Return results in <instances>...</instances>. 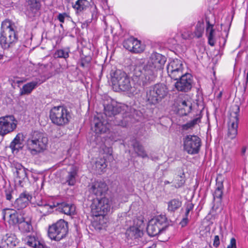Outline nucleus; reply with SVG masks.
I'll list each match as a JSON object with an SVG mask.
<instances>
[{
  "label": "nucleus",
  "mask_w": 248,
  "mask_h": 248,
  "mask_svg": "<svg viewBox=\"0 0 248 248\" xmlns=\"http://www.w3.org/2000/svg\"><path fill=\"white\" fill-rule=\"evenodd\" d=\"M110 75L112 87L116 91L129 92L136 94L140 92L142 87L148 85L142 82L144 78L141 76L140 69L138 67L134 69L132 83L126 73L121 70L112 69Z\"/></svg>",
  "instance_id": "f257e3e1"
},
{
  "label": "nucleus",
  "mask_w": 248,
  "mask_h": 248,
  "mask_svg": "<svg viewBox=\"0 0 248 248\" xmlns=\"http://www.w3.org/2000/svg\"><path fill=\"white\" fill-rule=\"evenodd\" d=\"M166 62V57L157 52H154L150 55L147 63L144 65L141 76L144 78L143 83L149 84L153 81L158 70L163 69Z\"/></svg>",
  "instance_id": "f03ea898"
},
{
  "label": "nucleus",
  "mask_w": 248,
  "mask_h": 248,
  "mask_svg": "<svg viewBox=\"0 0 248 248\" xmlns=\"http://www.w3.org/2000/svg\"><path fill=\"white\" fill-rule=\"evenodd\" d=\"M15 25L8 20L2 22L0 36V45L3 49L13 46L17 40Z\"/></svg>",
  "instance_id": "7ed1b4c3"
},
{
  "label": "nucleus",
  "mask_w": 248,
  "mask_h": 248,
  "mask_svg": "<svg viewBox=\"0 0 248 248\" xmlns=\"http://www.w3.org/2000/svg\"><path fill=\"white\" fill-rule=\"evenodd\" d=\"M125 107L114 100H111L108 104L104 105V114L106 117H114V124L126 126L128 122L127 118H123L122 114L120 113L122 110H124V108Z\"/></svg>",
  "instance_id": "20e7f679"
},
{
  "label": "nucleus",
  "mask_w": 248,
  "mask_h": 248,
  "mask_svg": "<svg viewBox=\"0 0 248 248\" xmlns=\"http://www.w3.org/2000/svg\"><path fill=\"white\" fill-rule=\"evenodd\" d=\"M48 139L43 133L34 131L27 140V147L32 154H37L46 149Z\"/></svg>",
  "instance_id": "39448f33"
},
{
  "label": "nucleus",
  "mask_w": 248,
  "mask_h": 248,
  "mask_svg": "<svg viewBox=\"0 0 248 248\" xmlns=\"http://www.w3.org/2000/svg\"><path fill=\"white\" fill-rule=\"evenodd\" d=\"M168 93V89L165 85L162 83L156 84L147 90L146 98L149 103L155 105L164 99Z\"/></svg>",
  "instance_id": "423d86ee"
},
{
  "label": "nucleus",
  "mask_w": 248,
  "mask_h": 248,
  "mask_svg": "<svg viewBox=\"0 0 248 248\" xmlns=\"http://www.w3.org/2000/svg\"><path fill=\"white\" fill-rule=\"evenodd\" d=\"M49 117L53 124L60 126L68 124L71 118L67 109L61 106L52 108L50 110Z\"/></svg>",
  "instance_id": "0eeeda50"
},
{
  "label": "nucleus",
  "mask_w": 248,
  "mask_h": 248,
  "mask_svg": "<svg viewBox=\"0 0 248 248\" xmlns=\"http://www.w3.org/2000/svg\"><path fill=\"white\" fill-rule=\"evenodd\" d=\"M68 232V222L63 219H60L49 226L47 234L51 240L59 241L66 237Z\"/></svg>",
  "instance_id": "6e6552de"
},
{
  "label": "nucleus",
  "mask_w": 248,
  "mask_h": 248,
  "mask_svg": "<svg viewBox=\"0 0 248 248\" xmlns=\"http://www.w3.org/2000/svg\"><path fill=\"white\" fill-rule=\"evenodd\" d=\"M111 206V202L108 199L96 198L92 201L91 211L94 216H104L109 212Z\"/></svg>",
  "instance_id": "1a4fd4ad"
},
{
  "label": "nucleus",
  "mask_w": 248,
  "mask_h": 248,
  "mask_svg": "<svg viewBox=\"0 0 248 248\" xmlns=\"http://www.w3.org/2000/svg\"><path fill=\"white\" fill-rule=\"evenodd\" d=\"M167 226L165 216L160 215L151 219L148 222L147 232L149 235L155 236L166 229Z\"/></svg>",
  "instance_id": "9d476101"
},
{
  "label": "nucleus",
  "mask_w": 248,
  "mask_h": 248,
  "mask_svg": "<svg viewBox=\"0 0 248 248\" xmlns=\"http://www.w3.org/2000/svg\"><path fill=\"white\" fill-rule=\"evenodd\" d=\"M240 111L239 106L237 104L232 105L230 108V117L228 122V135L231 139L235 138L237 134L238 124V115Z\"/></svg>",
  "instance_id": "9b49d317"
},
{
  "label": "nucleus",
  "mask_w": 248,
  "mask_h": 248,
  "mask_svg": "<svg viewBox=\"0 0 248 248\" xmlns=\"http://www.w3.org/2000/svg\"><path fill=\"white\" fill-rule=\"evenodd\" d=\"M184 150L189 155L199 153L202 146L201 139L196 135H187L183 139Z\"/></svg>",
  "instance_id": "f8f14e48"
},
{
  "label": "nucleus",
  "mask_w": 248,
  "mask_h": 248,
  "mask_svg": "<svg viewBox=\"0 0 248 248\" xmlns=\"http://www.w3.org/2000/svg\"><path fill=\"white\" fill-rule=\"evenodd\" d=\"M16 126L17 121L13 115L0 117V135L4 136L13 132Z\"/></svg>",
  "instance_id": "ddd939ff"
},
{
  "label": "nucleus",
  "mask_w": 248,
  "mask_h": 248,
  "mask_svg": "<svg viewBox=\"0 0 248 248\" xmlns=\"http://www.w3.org/2000/svg\"><path fill=\"white\" fill-rule=\"evenodd\" d=\"M167 73L169 77L175 80L183 75V63L180 60L176 59L171 61L167 65Z\"/></svg>",
  "instance_id": "4468645a"
},
{
  "label": "nucleus",
  "mask_w": 248,
  "mask_h": 248,
  "mask_svg": "<svg viewBox=\"0 0 248 248\" xmlns=\"http://www.w3.org/2000/svg\"><path fill=\"white\" fill-rule=\"evenodd\" d=\"M108 189L105 182L101 180H92L88 186V190L91 195L97 198L104 195Z\"/></svg>",
  "instance_id": "2eb2a0df"
},
{
  "label": "nucleus",
  "mask_w": 248,
  "mask_h": 248,
  "mask_svg": "<svg viewBox=\"0 0 248 248\" xmlns=\"http://www.w3.org/2000/svg\"><path fill=\"white\" fill-rule=\"evenodd\" d=\"M177 80L174 86L178 91L186 93L191 90L193 82L192 76L191 74L186 73Z\"/></svg>",
  "instance_id": "dca6fc26"
},
{
  "label": "nucleus",
  "mask_w": 248,
  "mask_h": 248,
  "mask_svg": "<svg viewBox=\"0 0 248 248\" xmlns=\"http://www.w3.org/2000/svg\"><path fill=\"white\" fill-rule=\"evenodd\" d=\"M176 103L182 115H187L191 112L192 108V100L188 95L180 94L176 99Z\"/></svg>",
  "instance_id": "f3484780"
},
{
  "label": "nucleus",
  "mask_w": 248,
  "mask_h": 248,
  "mask_svg": "<svg viewBox=\"0 0 248 248\" xmlns=\"http://www.w3.org/2000/svg\"><path fill=\"white\" fill-rule=\"evenodd\" d=\"M2 214L3 219L4 220H7L11 225L19 224L23 220V217H24L16 210L9 208L4 209Z\"/></svg>",
  "instance_id": "a211bd4d"
},
{
  "label": "nucleus",
  "mask_w": 248,
  "mask_h": 248,
  "mask_svg": "<svg viewBox=\"0 0 248 248\" xmlns=\"http://www.w3.org/2000/svg\"><path fill=\"white\" fill-rule=\"evenodd\" d=\"M78 172V168L76 166H71L65 176L61 179V183L63 185H67L69 186H74L76 182Z\"/></svg>",
  "instance_id": "6ab92c4d"
},
{
  "label": "nucleus",
  "mask_w": 248,
  "mask_h": 248,
  "mask_svg": "<svg viewBox=\"0 0 248 248\" xmlns=\"http://www.w3.org/2000/svg\"><path fill=\"white\" fill-rule=\"evenodd\" d=\"M94 132L96 134H102L107 132L108 129V121L105 120L102 115H98L94 119Z\"/></svg>",
  "instance_id": "aec40b11"
},
{
  "label": "nucleus",
  "mask_w": 248,
  "mask_h": 248,
  "mask_svg": "<svg viewBox=\"0 0 248 248\" xmlns=\"http://www.w3.org/2000/svg\"><path fill=\"white\" fill-rule=\"evenodd\" d=\"M32 199V196L28 192L21 193L19 197L15 201L14 206L17 210L25 208Z\"/></svg>",
  "instance_id": "412c9836"
},
{
  "label": "nucleus",
  "mask_w": 248,
  "mask_h": 248,
  "mask_svg": "<svg viewBox=\"0 0 248 248\" xmlns=\"http://www.w3.org/2000/svg\"><path fill=\"white\" fill-rule=\"evenodd\" d=\"M13 167L15 170H13L16 179H18V183L21 185L23 181L27 178V169H26L20 163H14Z\"/></svg>",
  "instance_id": "4be33fe9"
},
{
  "label": "nucleus",
  "mask_w": 248,
  "mask_h": 248,
  "mask_svg": "<svg viewBox=\"0 0 248 248\" xmlns=\"http://www.w3.org/2000/svg\"><path fill=\"white\" fill-rule=\"evenodd\" d=\"M43 82L44 81L41 80L40 78H36L34 80L27 83L24 85L20 89V94L25 95L30 94L34 89Z\"/></svg>",
  "instance_id": "5701e85b"
},
{
  "label": "nucleus",
  "mask_w": 248,
  "mask_h": 248,
  "mask_svg": "<svg viewBox=\"0 0 248 248\" xmlns=\"http://www.w3.org/2000/svg\"><path fill=\"white\" fill-rule=\"evenodd\" d=\"M206 35L208 44L213 46H215L216 41V31L214 29V25L211 24L209 20H206Z\"/></svg>",
  "instance_id": "b1692460"
},
{
  "label": "nucleus",
  "mask_w": 248,
  "mask_h": 248,
  "mask_svg": "<svg viewBox=\"0 0 248 248\" xmlns=\"http://www.w3.org/2000/svg\"><path fill=\"white\" fill-rule=\"evenodd\" d=\"M18 240L16 235L13 233H7L4 235L1 240V243L3 247H7L9 248H13L18 244Z\"/></svg>",
  "instance_id": "393cba45"
},
{
  "label": "nucleus",
  "mask_w": 248,
  "mask_h": 248,
  "mask_svg": "<svg viewBox=\"0 0 248 248\" xmlns=\"http://www.w3.org/2000/svg\"><path fill=\"white\" fill-rule=\"evenodd\" d=\"M36 204L38 206L37 211L44 216H46L52 213L54 208L56 207L54 204H49L45 201H39Z\"/></svg>",
  "instance_id": "a878e982"
},
{
  "label": "nucleus",
  "mask_w": 248,
  "mask_h": 248,
  "mask_svg": "<svg viewBox=\"0 0 248 248\" xmlns=\"http://www.w3.org/2000/svg\"><path fill=\"white\" fill-rule=\"evenodd\" d=\"M90 5V2L87 0H77L75 3H72V6L77 14L86 10Z\"/></svg>",
  "instance_id": "bb28decb"
},
{
  "label": "nucleus",
  "mask_w": 248,
  "mask_h": 248,
  "mask_svg": "<svg viewBox=\"0 0 248 248\" xmlns=\"http://www.w3.org/2000/svg\"><path fill=\"white\" fill-rule=\"evenodd\" d=\"M173 186L176 188L182 187L185 183V175L182 170H179L177 174H175L172 182Z\"/></svg>",
  "instance_id": "cd10ccee"
},
{
  "label": "nucleus",
  "mask_w": 248,
  "mask_h": 248,
  "mask_svg": "<svg viewBox=\"0 0 248 248\" xmlns=\"http://www.w3.org/2000/svg\"><path fill=\"white\" fill-rule=\"evenodd\" d=\"M19 229L22 232H31L32 230V227L31 224V220L30 218H26L23 217V220L19 223Z\"/></svg>",
  "instance_id": "c85d7f7f"
},
{
  "label": "nucleus",
  "mask_w": 248,
  "mask_h": 248,
  "mask_svg": "<svg viewBox=\"0 0 248 248\" xmlns=\"http://www.w3.org/2000/svg\"><path fill=\"white\" fill-rule=\"evenodd\" d=\"M27 6L30 11L35 14L41 8L40 0H26Z\"/></svg>",
  "instance_id": "c756f323"
},
{
  "label": "nucleus",
  "mask_w": 248,
  "mask_h": 248,
  "mask_svg": "<svg viewBox=\"0 0 248 248\" xmlns=\"http://www.w3.org/2000/svg\"><path fill=\"white\" fill-rule=\"evenodd\" d=\"M70 52V50L69 47L59 49L56 50L54 53V57L55 58H63L66 60L69 57Z\"/></svg>",
  "instance_id": "7c9ffc66"
},
{
  "label": "nucleus",
  "mask_w": 248,
  "mask_h": 248,
  "mask_svg": "<svg viewBox=\"0 0 248 248\" xmlns=\"http://www.w3.org/2000/svg\"><path fill=\"white\" fill-rule=\"evenodd\" d=\"M182 205V202L177 199H174L168 203V210L170 212H174L179 209Z\"/></svg>",
  "instance_id": "2f4dec72"
},
{
  "label": "nucleus",
  "mask_w": 248,
  "mask_h": 248,
  "mask_svg": "<svg viewBox=\"0 0 248 248\" xmlns=\"http://www.w3.org/2000/svg\"><path fill=\"white\" fill-rule=\"evenodd\" d=\"M107 165L106 163V160L104 158H99L97 159L95 163V169L97 173L101 174L104 171Z\"/></svg>",
  "instance_id": "473e14b6"
},
{
  "label": "nucleus",
  "mask_w": 248,
  "mask_h": 248,
  "mask_svg": "<svg viewBox=\"0 0 248 248\" xmlns=\"http://www.w3.org/2000/svg\"><path fill=\"white\" fill-rule=\"evenodd\" d=\"M133 146L135 152L138 155L142 158L147 157V155L145 152L143 146L137 141H135L133 144Z\"/></svg>",
  "instance_id": "72a5a7b5"
},
{
  "label": "nucleus",
  "mask_w": 248,
  "mask_h": 248,
  "mask_svg": "<svg viewBox=\"0 0 248 248\" xmlns=\"http://www.w3.org/2000/svg\"><path fill=\"white\" fill-rule=\"evenodd\" d=\"M201 122V117H197L182 126L183 130L192 129L195 125Z\"/></svg>",
  "instance_id": "f704fd0d"
},
{
  "label": "nucleus",
  "mask_w": 248,
  "mask_h": 248,
  "mask_svg": "<svg viewBox=\"0 0 248 248\" xmlns=\"http://www.w3.org/2000/svg\"><path fill=\"white\" fill-rule=\"evenodd\" d=\"M215 192L214 193V200L218 199H222L223 194V185L222 182H218L217 184Z\"/></svg>",
  "instance_id": "c9c22d12"
},
{
  "label": "nucleus",
  "mask_w": 248,
  "mask_h": 248,
  "mask_svg": "<svg viewBox=\"0 0 248 248\" xmlns=\"http://www.w3.org/2000/svg\"><path fill=\"white\" fill-rule=\"evenodd\" d=\"M194 205L192 203H188L186 204L185 212V217L183 218L182 220L180 222L182 227H184L186 225L188 222L187 217L189 215V212L192 211L193 209Z\"/></svg>",
  "instance_id": "e433bc0d"
},
{
  "label": "nucleus",
  "mask_w": 248,
  "mask_h": 248,
  "mask_svg": "<svg viewBox=\"0 0 248 248\" xmlns=\"http://www.w3.org/2000/svg\"><path fill=\"white\" fill-rule=\"evenodd\" d=\"M135 40L136 38H134L133 37H131L127 39H125L123 42L124 47L129 51L132 52L134 46L133 45L135 43Z\"/></svg>",
  "instance_id": "4c0bfd02"
},
{
  "label": "nucleus",
  "mask_w": 248,
  "mask_h": 248,
  "mask_svg": "<svg viewBox=\"0 0 248 248\" xmlns=\"http://www.w3.org/2000/svg\"><path fill=\"white\" fill-rule=\"evenodd\" d=\"M61 211L64 214L70 215L73 214L75 211L74 206L67 203H64L62 205Z\"/></svg>",
  "instance_id": "58836bf2"
},
{
  "label": "nucleus",
  "mask_w": 248,
  "mask_h": 248,
  "mask_svg": "<svg viewBox=\"0 0 248 248\" xmlns=\"http://www.w3.org/2000/svg\"><path fill=\"white\" fill-rule=\"evenodd\" d=\"M133 46V53H140L142 52L145 49L144 45L142 44L141 42L136 38Z\"/></svg>",
  "instance_id": "ea45409f"
},
{
  "label": "nucleus",
  "mask_w": 248,
  "mask_h": 248,
  "mask_svg": "<svg viewBox=\"0 0 248 248\" xmlns=\"http://www.w3.org/2000/svg\"><path fill=\"white\" fill-rule=\"evenodd\" d=\"M38 239L34 236H28L26 239V244L30 247L35 248L38 243Z\"/></svg>",
  "instance_id": "a19ab883"
},
{
  "label": "nucleus",
  "mask_w": 248,
  "mask_h": 248,
  "mask_svg": "<svg viewBox=\"0 0 248 248\" xmlns=\"http://www.w3.org/2000/svg\"><path fill=\"white\" fill-rule=\"evenodd\" d=\"M204 31L203 23L198 22L196 25L195 31V35L197 38H200L202 36Z\"/></svg>",
  "instance_id": "79ce46f5"
},
{
  "label": "nucleus",
  "mask_w": 248,
  "mask_h": 248,
  "mask_svg": "<svg viewBox=\"0 0 248 248\" xmlns=\"http://www.w3.org/2000/svg\"><path fill=\"white\" fill-rule=\"evenodd\" d=\"M212 209L216 212L221 211L222 209V199L214 200V204Z\"/></svg>",
  "instance_id": "37998d69"
},
{
  "label": "nucleus",
  "mask_w": 248,
  "mask_h": 248,
  "mask_svg": "<svg viewBox=\"0 0 248 248\" xmlns=\"http://www.w3.org/2000/svg\"><path fill=\"white\" fill-rule=\"evenodd\" d=\"M69 16L66 13H60L57 16L58 19L61 23L64 22V19L66 17H68Z\"/></svg>",
  "instance_id": "c03bdc74"
},
{
  "label": "nucleus",
  "mask_w": 248,
  "mask_h": 248,
  "mask_svg": "<svg viewBox=\"0 0 248 248\" xmlns=\"http://www.w3.org/2000/svg\"><path fill=\"white\" fill-rule=\"evenodd\" d=\"M20 142H20V138L18 134V135H16V136L15 138V139L13 140L11 142V143H10V147L14 146L15 145H16V144H17Z\"/></svg>",
  "instance_id": "a18cd8bd"
},
{
  "label": "nucleus",
  "mask_w": 248,
  "mask_h": 248,
  "mask_svg": "<svg viewBox=\"0 0 248 248\" xmlns=\"http://www.w3.org/2000/svg\"><path fill=\"white\" fill-rule=\"evenodd\" d=\"M5 196H6V199L7 200L10 201L12 198V190L10 188L6 189L5 190Z\"/></svg>",
  "instance_id": "49530a36"
},
{
  "label": "nucleus",
  "mask_w": 248,
  "mask_h": 248,
  "mask_svg": "<svg viewBox=\"0 0 248 248\" xmlns=\"http://www.w3.org/2000/svg\"><path fill=\"white\" fill-rule=\"evenodd\" d=\"M227 248H236V240L234 238H232L231 239L230 243L228 246Z\"/></svg>",
  "instance_id": "de8ad7c7"
},
{
  "label": "nucleus",
  "mask_w": 248,
  "mask_h": 248,
  "mask_svg": "<svg viewBox=\"0 0 248 248\" xmlns=\"http://www.w3.org/2000/svg\"><path fill=\"white\" fill-rule=\"evenodd\" d=\"M220 244L219 238L218 235H216L214 237L213 245L215 247H217Z\"/></svg>",
  "instance_id": "09e8293b"
},
{
  "label": "nucleus",
  "mask_w": 248,
  "mask_h": 248,
  "mask_svg": "<svg viewBox=\"0 0 248 248\" xmlns=\"http://www.w3.org/2000/svg\"><path fill=\"white\" fill-rule=\"evenodd\" d=\"M10 147L12 149L13 151H15V150L18 151L20 149L22 148L21 143L20 142L18 144H16V145H15V146H10Z\"/></svg>",
  "instance_id": "8fccbe9b"
},
{
  "label": "nucleus",
  "mask_w": 248,
  "mask_h": 248,
  "mask_svg": "<svg viewBox=\"0 0 248 248\" xmlns=\"http://www.w3.org/2000/svg\"><path fill=\"white\" fill-rule=\"evenodd\" d=\"M36 247L35 248H47V247L44 245V244L41 243L40 241H38V243L36 245Z\"/></svg>",
  "instance_id": "3c124183"
},
{
  "label": "nucleus",
  "mask_w": 248,
  "mask_h": 248,
  "mask_svg": "<svg viewBox=\"0 0 248 248\" xmlns=\"http://www.w3.org/2000/svg\"><path fill=\"white\" fill-rule=\"evenodd\" d=\"M93 8V10H92V18H93L94 16L96 17V7L93 6L92 7Z\"/></svg>",
  "instance_id": "603ef678"
},
{
  "label": "nucleus",
  "mask_w": 248,
  "mask_h": 248,
  "mask_svg": "<svg viewBox=\"0 0 248 248\" xmlns=\"http://www.w3.org/2000/svg\"><path fill=\"white\" fill-rule=\"evenodd\" d=\"M91 22V20H86L85 23H84L83 24V25H86L87 26L88 25V24L89 23H90Z\"/></svg>",
  "instance_id": "864d4df0"
},
{
  "label": "nucleus",
  "mask_w": 248,
  "mask_h": 248,
  "mask_svg": "<svg viewBox=\"0 0 248 248\" xmlns=\"http://www.w3.org/2000/svg\"><path fill=\"white\" fill-rule=\"evenodd\" d=\"M246 147H243L242 149V154H244L246 152Z\"/></svg>",
  "instance_id": "5fc2aeb1"
},
{
  "label": "nucleus",
  "mask_w": 248,
  "mask_h": 248,
  "mask_svg": "<svg viewBox=\"0 0 248 248\" xmlns=\"http://www.w3.org/2000/svg\"><path fill=\"white\" fill-rule=\"evenodd\" d=\"M170 184V182L169 181H165L164 182V184L165 185H167V184Z\"/></svg>",
  "instance_id": "6e6d98bb"
},
{
  "label": "nucleus",
  "mask_w": 248,
  "mask_h": 248,
  "mask_svg": "<svg viewBox=\"0 0 248 248\" xmlns=\"http://www.w3.org/2000/svg\"><path fill=\"white\" fill-rule=\"evenodd\" d=\"M23 81H21V80H17L16 81V83H21V82H23Z\"/></svg>",
  "instance_id": "4d7b16f0"
},
{
  "label": "nucleus",
  "mask_w": 248,
  "mask_h": 248,
  "mask_svg": "<svg viewBox=\"0 0 248 248\" xmlns=\"http://www.w3.org/2000/svg\"><path fill=\"white\" fill-rule=\"evenodd\" d=\"M224 43H223V46H224V45H225V43H226V39H224Z\"/></svg>",
  "instance_id": "13d9d810"
},
{
  "label": "nucleus",
  "mask_w": 248,
  "mask_h": 248,
  "mask_svg": "<svg viewBox=\"0 0 248 248\" xmlns=\"http://www.w3.org/2000/svg\"><path fill=\"white\" fill-rule=\"evenodd\" d=\"M2 55H0V60L2 58Z\"/></svg>",
  "instance_id": "bf43d9fd"
},
{
  "label": "nucleus",
  "mask_w": 248,
  "mask_h": 248,
  "mask_svg": "<svg viewBox=\"0 0 248 248\" xmlns=\"http://www.w3.org/2000/svg\"><path fill=\"white\" fill-rule=\"evenodd\" d=\"M108 152H111V149L108 148Z\"/></svg>",
  "instance_id": "052dcab7"
},
{
  "label": "nucleus",
  "mask_w": 248,
  "mask_h": 248,
  "mask_svg": "<svg viewBox=\"0 0 248 248\" xmlns=\"http://www.w3.org/2000/svg\"><path fill=\"white\" fill-rule=\"evenodd\" d=\"M182 36H183V37L184 38H185V39H186V37H185L184 36V34H182Z\"/></svg>",
  "instance_id": "680f3d73"
},
{
  "label": "nucleus",
  "mask_w": 248,
  "mask_h": 248,
  "mask_svg": "<svg viewBox=\"0 0 248 248\" xmlns=\"http://www.w3.org/2000/svg\"><path fill=\"white\" fill-rule=\"evenodd\" d=\"M81 66H83V67L84 66V64H83V63H82L81 64Z\"/></svg>",
  "instance_id": "e2e57ef3"
},
{
  "label": "nucleus",
  "mask_w": 248,
  "mask_h": 248,
  "mask_svg": "<svg viewBox=\"0 0 248 248\" xmlns=\"http://www.w3.org/2000/svg\"><path fill=\"white\" fill-rule=\"evenodd\" d=\"M0 248H4L3 247L0 246Z\"/></svg>",
  "instance_id": "0e129e2a"
}]
</instances>
